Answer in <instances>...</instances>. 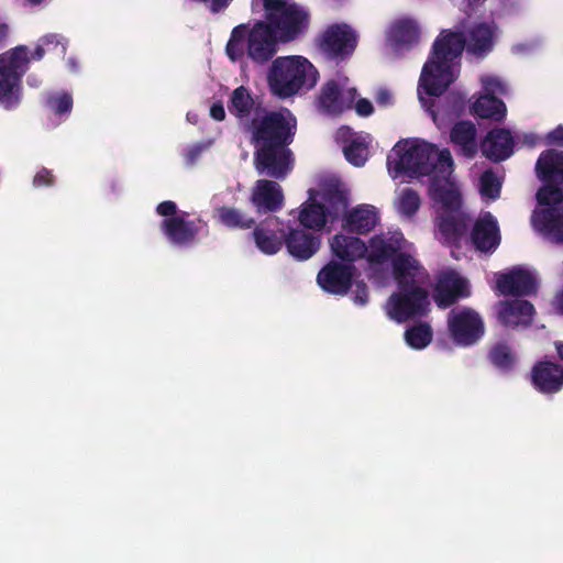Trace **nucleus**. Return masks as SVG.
I'll list each match as a JSON object with an SVG mask.
<instances>
[{"instance_id":"obj_1","label":"nucleus","mask_w":563,"mask_h":563,"mask_svg":"<svg viewBox=\"0 0 563 563\" xmlns=\"http://www.w3.org/2000/svg\"><path fill=\"white\" fill-rule=\"evenodd\" d=\"M393 178L429 176V194L440 205L437 236L448 245H457L466 232L468 219L461 210V192L453 177V158L449 150L420 139L399 141L387 156Z\"/></svg>"},{"instance_id":"obj_2","label":"nucleus","mask_w":563,"mask_h":563,"mask_svg":"<svg viewBox=\"0 0 563 563\" xmlns=\"http://www.w3.org/2000/svg\"><path fill=\"white\" fill-rule=\"evenodd\" d=\"M367 262L382 265L390 262L398 285L385 303L389 319L401 323L427 314L430 307L429 274L417 258L412 243L399 230H388L371 238Z\"/></svg>"},{"instance_id":"obj_3","label":"nucleus","mask_w":563,"mask_h":563,"mask_svg":"<svg viewBox=\"0 0 563 563\" xmlns=\"http://www.w3.org/2000/svg\"><path fill=\"white\" fill-rule=\"evenodd\" d=\"M228 110L252 133L257 172L276 179L285 178L292 168L291 152L287 148L297 124L292 113L288 109L266 111L244 86L232 91Z\"/></svg>"},{"instance_id":"obj_4","label":"nucleus","mask_w":563,"mask_h":563,"mask_svg":"<svg viewBox=\"0 0 563 563\" xmlns=\"http://www.w3.org/2000/svg\"><path fill=\"white\" fill-rule=\"evenodd\" d=\"M494 47L493 37H437L432 53L424 64L418 84V98L430 113L433 122L441 128L433 102L427 97H439L457 78L460 57L464 52L470 59L486 56Z\"/></svg>"},{"instance_id":"obj_5","label":"nucleus","mask_w":563,"mask_h":563,"mask_svg":"<svg viewBox=\"0 0 563 563\" xmlns=\"http://www.w3.org/2000/svg\"><path fill=\"white\" fill-rule=\"evenodd\" d=\"M536 173L544 185L537 192L538 207L531 223L547 240L563 244V151H544L536 164Z\"/></svg>"},{"instance_id":"obj_6","label":"nucleus","mask_w":563,"mask_h":563,"mask_svg":"<svg viewBox=\"0 0 563 563\" xmlns=\"http://www.w3.org/2000/svg\"><path fill=\"white\" fill-rule=\"evenodd\" d=\"M264 21L247 32L245 25L235 26L231 35H303L310 25L309 11L292 0H263Z\"/></svg>"},{"instance_id":"obj_7","label":"nucleus","mask_w":563,"mask_h":563,"mask_svg":"<svg viewBox=\"0 0 563 563\" xmlns=\"http://www.w3.org/2000/svg\"><path fill=\"white\" fill-rule=\"evenodd\" d=\"M319 80V71L303 56L277 57L271 65L267 81L272 93L280 99L305 95Z\"/></svg>"},{"instance_id":"obj_8","label":"nucleus","mask_w":563,"mask_h":563,"mask_svg":"<svg viewBox=\"0 0 563 563\" xmlns=\"http://www.w3.org/2000/svg\"><path fill=\"white\" fill-rule=\"evenodd\" d=\"M44 49L36 46L33 53L24 46H16L0 55V106L10 110L21 101V78L31 60H40Z\"/></svg>"},{"instance_id":"obj_9","label":"nucleus","mask_w":563,"mask_h":563,"mask_svg":"<svg viewBox=\"0 0 563 563\" xmlns=\"http://www.w3.org/2000/svg\"><path fill=\"white\" fill-rule=\"evenodd\" d=\"M319 199L316 201L310 192L311 202L303 205L299 221L305 228L320 231L328 221H334L343 214L347 207L346 192L338 184L324 187Z\"/></svg>"},{"instance_id":"obj_10","label":"nucleus","mask_w":563,"mask_h":563,"mask_svg":"<svg viewBox=\"0 0 563 563\" xmlns=\"http://www.w3.org/2000/svg\"><path fill=\"white\" fill-rule=\"evenodd\" d=\"M159 216L165 217L162 222V230L166 239L176 246H187L191 244L197 233L206 227V223L199 221L195 223L185 219V213L176 212L177 207L173 201H164L156 208Z\"/></svg>"},{"instance_id":"obj_11","label":"nucleus","mask_w":563,"mask_h":563,"mask_svg":"<svg viewBox=\"0 0 563 563\" xmlns=\"http://www.w3.org/2000/svg\"><path fill=\"white\" fill-rule=\"evenodd\" d=\"M278 38L287 42L291 37H230L227 54L231 60L236 62L246 53L254 63L264 64L277 53Z\"/></svg>"},{"instance_id":"obj_12","label":"nucleus","mask_w":563,"mask_h":563,"mask_svg":"<svg viewBox=\"0 0 563 563\" xmlns=\"http://www.w3.org/2000/svg\"><path fill=\"white\" fill-rule=\"evenodd\" d=\"M356 98L355 88L350 86L349 78L338 76L329 80L321 89L317 107L321 113L335 115L350 109Z\"/></svg>"},{"instance_id":"obj_13","label":"nucleus","mask_w":563,"mask_h":563,"mask_svg":"<svg viewBox=\"0 0 563 563\" xmlns=\"http://www.w3.org/2000/svg\"><path fill=\"white\" fill-rule=\"evenodd\" d=\"M450 333L456 344H474L484 333V324L474 310L465 307L454 308L448 318Z\"/></svg>"},{"instance_id":"obj_14","label":"nucleus","mask_w":563,"mask_h":563,"mask_svg":"<svg viewBox=\"0 0 563 563\" xmlns=\"http://www.w3.org/2000/svg\"><path fill=\"white\" fill-rule=\"evenodd\" d=\"M538 285L536 272L523 266H516L496 275V287L506 296H532L537 292Z\"/></svg>"},{"instance_id":"obj_15","label":"nucleus","mask_w":563,"mask_h":563,"mask_svg":"<svg viewBox=\"0 0 563 563\" xmlns=\"http://www.w3.org/2000/svg\"><path fill=\"white\" fill-rule=\"evenodd\" d=\"M354 271V265L342 264L332 260L319 272L317 282L324 291L342 296L352 286Z\"/></svg>"},{"instance_id":"obj_16","label":"nucleus","mask_w":563,"mask_h":563,"mask_svg":"<svg viewBox=\"0 0 563 563\" xmlns=\"http://www.w3.org/2000/svg\"><path fill=\"white\" fill-rule=\"evenodd\" d=\"M470 295L468 283L455 271L439 274L434 288V301L441 308L451 306L457 298Z\"/></svg>"},{"instance_id":"obj_17","label":"nucleus","mask_w":563,"mask_h":563,"mask_svg":"<svg viewBox=\"0 0 563 563\" xmlns=\"http://www.w3.org/2000/svg\"><path fill=\"white\" fill-rule=\"evenodd\" d=\"M471 240L476 250L493 253L500 243L497 219L488 211H483L476 219L471 232Z\"/></svg>"},{"instance_id":"obj_18","label":"nucleus","mask_w":563,"mask_h":563,"mask_svg":"<svg viewBox=\"0 0 563 563\" xmlns=\"http://www.w3.org/2000/svg\"><path fill=\"white\" fill-rule=\"evenodd\" d=\"M533 314L534 307L523 299L504 300L497 306L499 322L511 329L527 328L530 325Z\"/></svg>"},{"instance_id":"obj_19","label":"nucleus","mask_w":563,"mask_h":563,"mask_svg":"<svg viewBox=\"0 0 563 563\" xmlns=\"http://www.w3.org/2000/svg\"><path fill=\"white\" fill-rule=\"evenodd\" d=\"M251 201L258 213L276 212L284 206V194L276 181L260 179L256 181Z\"/></svg>"},{"instance_id":"obj_20","label":"nucleus","mask_w":563,"mask_h":563,"mask_svg":"<svg viewBox=\"0 0 563 563\" xmlns=\"http://www.w3.org/2000/svg\"><path fill=\"white\" fill-rule=\"evenodd\" d=\"M258 250L266 255L276 254L285 242V234L280 229V222L276 217H269L252 233Z\"/></svg>"},{"instance_id":"obj_21","label":"nucleus","mask_w":563,"mask_h":563,"mask_svg":"<svg viewBox=\"0 0 563 563\" xmlns=\"http://www.w3.org/2000/svg\"><path fill=\"white\" fill-rule=\"evenodd\" d=\"M515 137L509 130L494 129L481 143V151L484 156L494 162H501L514 153Z\"/></svg>"},{"instance_id":"obj_22","label":"nucleus","mask_w":563,"mask_h":563,"mask_svg":"<svg viewBox=\"0 0 563 563\" xmlns=\"http://www.w3.org/2000/svg\"><path fill=\"white\" fill-rule=\"evenodd\" d=\"M336 140L343 143L345 158L354 166H363L368 157L367 134H356L349 126H341L336 131Z\"/></svg>"},{"instance_id":"obj_23","label":"nucleus","mask_w":563,"mask_h":563,"mask_svg":"<svg viewBox=\"0 0 563 563\" xmlns=\"http://www.w3.org/2000/svg\"><path fill=\"white\" fill-rule=\"evenodd\" d=\"M531 379L534 388L540 393H558L563 387V366L553 362L541 361L533 366Z\"/></svg>"},{"instance_id":"obj_24","label":"nucleus","mask_w":563,"mask_h":563,"mask_svg":"<svg viewBox=\"0 0 563 563\" xmlns=\"http://www.w3.org/2000/svg\"><path fill=\"white\" fill-rule=\"evenodd\" d=\"M332 256L341 261L342 264H351L360 258L368 256V245L360 238L346 234H335L330 240Z\"/></svg>"},{"instance_id":"obj_25","label":"nucleus","mask_w":563,"mask_h":563,"mask_svg":"<svg viewBox=\"0 0 563 563\" xmlns=\"http://www.w3.org/2000/svg\"><path fill=\"white\" fill-rule=\"evenodd\" d=\"M285 245L292 257L305 261L320 249L321 238L302 229H294L286 234Z\"/></svg>"},{"instance_id":"obj_26","label":"nucleus","mask_w":563,"mask_h":563,"mask_svg":"<svg viewBox=\"0 0 563 563\" xmlns=\"http://www.w3.org/2000/svg\"><path fill=\"white\" fill-rule=\"evenodd\" d=\"M343 213V227L351 232L365 234L379 223L378 209L372 205H358Z\"/></svg>"},{"instance_id":"obj_27","label":"nucleus","mask_w":563,"mask_h":563,"mask_svg":"<svg viewBox=\"0 0 563 563\" xmlns=\"http://www.w3.org/2000/svg\"><path fill=\"white\" fill-rule=\"evenodd\" d=\"M477 130L473 122H457L451 130V141L457 152L466 157H473L478 150Z\"/></svg>"},{"instance_id":"obj_28","label":"nucleus","mask_w":563,"mask_h":563,"mask_svg":"<svg viewBox=\"0 0 563 563\" xmlns=\"http://www.w3.org/2000/svg\"><path fill=\"white\" fill-rule=\"evenodd\" d=\"M317 47L325 58L339 62L352 55L356 37H319Z\"/></svg>"},{"instance_id":"obj_29","label":"nucleus","mask_w":563,"mask_h":563,"mask_svg":"<svg viewBox=\"0 0 563 563\" xmlns=\"http://www.w3.org/2000/svg\"><path fill=\"white\" fill-rule=\"evenodd\" d=\"M419 46V37H386L382 46L383 57L395 62L408 57Z\"/></svg>"},{"instance_id":"obj_30","label":"nucleus","mask_w":563,"mask_h":563,"mask_svg":"<svg viewBox=\"0 0 563 563\" xmlns=\"http://www.w3.org/2000/svg\"><path fill=\"white\" fill-rule=\"evenodd\" d=\"M473 112L481 118L500 121L506 115L505 103L496 97L482 93L473 103Z\"/></svg>"},{"instance_id":"obj_31","label":"nucleus","mask_w":563,"mask_h":563,"mask_svg":"<svg viewBox=\"0 0 563 563\" xmlns=\"http://www.w3.org/2000/svg\"><path fill=\"white\" fill-rule=\"evenodd\" d=\"M217 213L220 223L231 229L246 230L255 223L253 218L234 208L220 207L217 209Z\"/></svg>"},{"instance_id":"obj_32","label":"nucleus","mask_w":563,"mask_h":563,"mask_svg":"<svg viewBox=\"0 0 563 563\" xmlns=\"http://www.w3.org/2000/svg\"><path fill=\"white\" fill-rule=\"evenodd\" d=\"M405 340L410 347L422 350L430 344L432 340V330L427 323L412 325L406 330Z\"/></svg>"},{"instance_id":"obj_33","label":"nucleus","mask_w":563,"mask_h":563,"mask_svg":"<svg viewBox=\"0 0 563 563\" xmlns=\"http://www.w3.org/2000/svg\"><path fill=\"white\" fill-rule=\"evenodd\" d=\"M489 360L494 366L504 372L512 369L516 364L515 353L504 343H498L490 350Z\"/></svg>"},{"instance_id":"obj_34","label":"nucleus","mask_w":563,"mask_h":563,"mask_svg":"<svg viewBox=\"0 0 563 563\" xmlns=\"http://www.w3.org/2000/svg\"><path fill=\"white\" fill-rule=\"evenodd\" d=\"M395 206L402 217L411 218L420 207V197L412 189L405 188L399 192Z\"/></svg>"},{"instance_id":"obj_35","label":"nucleus","mask_w":563,"mask_h":563,"mask_svg":"<svg viewBox=\"0 0 563 563\" xmlns=\"http://www.w3.org/2000/svg\"><path fill=\"white\" fill-rule=\"evenodd\" d=\"M478 188L483 199L496 200L500 195L501 179L493 170H485L479 177Z\"/></svg>"},{"instance_id":"obj_36","label":"nucleus","mask_w":563,"mask_h":563,"mask_svg":"<svg viewBox=\"0 0 563 563\" xmlns=\"http://www.w3.org/2000/svg\"><path fill=\"white\" fill-rule=\"evenodd\" d=\"M422 29L418 20L411 16H401L390 23L387 35H420Z\"/></svg>"},{"instance_id":"obj_37","label":"nucleus","mask_w":563,"mask_h":563,"mask_svg":"<svg viewBox=\"0 0 563 563\" xmlns=\"http://www.w3.org/2000/svg\"><path fill=\"white\" fill-rule=\"evenodd\" d=\"M46 104L55 114L68 115L73 108V98L68 92H56L47 97Z\"/></svg>"},{"instance_id":"obj_38","label":"nucleus","mask_w":563,"mask_h":563,"mask_svg":"<svg viewBox=\"0 0 563 563\" xmlns=\"http://www.w3.org/2000/svg\"><path fill=\"white\" fill-rule=\"evenodd\" d=\"M481 84L484 95L495 97V95L505 96L508 92L507 84L497 76L484 75L481 77Z\"/></svg>"},{"instance_id":"obj_39","label":"nucleus","mask_w":563,"mask_h":563,"mask_svg":"<svg viewBox=\"0 0 563 563\" xmlns=\"http://www.w3.org/2000/svg\"><path fill=\"white\" fill-rule=\"evenodd\" d=\"M484 1L485 0H464V12L467 15V19L462 21V26L456 30H441L439 35H465V31L468 29L467 20L471 18L472 13L484 3Z\"/></svg>"},{"instance_id":"obj_40","label":"nucleus","mask_w":563,"mask_h":563,"mask_svg":"<svg viewBox=\"0 0 563 563\" xmlns=\"http://www.w3.org/2000/svg\"><path fill=\"white\" fill-rule=\"evenodd\" d=\"M210 142L208 143H197L190 147H187L184 150V157L186 161V164L188 166H192L196 164L202 152H205L209 146Z\"/></svg>"},{"instance_id":"obj_41","label":"nucleus","mask_w":563,"mask_h":563,"mask_svg":"<svg viewBox=\"0 0 563 563\" xmlns=\"http://www.w3.org/2000/svg\"><path fill=\"white\" fill-rule=\"evenodd\" d=\"M498 31V26L494 20L484 21L475 24L470 29L468 35H496Z\"/></svg>"},{"instance_id":"obj_42","label":"nucleus","mask_w":563,"mask_h":563,"mask_svg":"<svg viewBox=\"0 0 563 563\" xmlns=\"http://www.w3.org/2000/svg\"><path fill=\"white\" fill-rule=\"evenodd\" d=\"M352 300L357 306H365L368 302L367 286L363 282H356L354 284Z\"/></svg>"},{"instance_id":"obj_43","label":"nucleus","mask_w":563,"mask_h":563,"mask_svg":"<svg viewBox=\"0 0 563 563\" xmlns=\"http://www.w3.org/2000/svg\"><path fill=\"white\" fill-rule=\"evenodd\" d=\"M321 35H356V31L347 23H333Z\"/></svg>"},{"instance_id":"obj_44","label":"nucleus","mask_w":563,"mask_h":563,"mask_svg":"<svg viewBox=\"0 0 563 563\" xmlns=\"http://www.w3.org/2000/svg\"><path fill=\"white\" fill-rule=\"evenodd\" d=\"M545 143L548 145L563 146V125H558L554 130L545 135Z\"/></svg>"},{"instance_id":"obj_45","label":"nucleus","mask_w":563,"mask_h":563,"mask_svg":"<svg viewBox=\"0 0 563 563\" xmlns=\"http://www.w3.org/2000/svg\"><path fill=\"white\" fill-rule=\"evenodd\" d=\"M539 46L537 41H527L512 46L511 51L516 55H527L533 52Z\"/></svg>"},{"instance_id":"obj_46","label":"nucleus","mask_w":563,"mask_h":563,"mask_svg":"<svg viewBox=\"0 0 563 563\" xmlns=\"http://www.w3.org/2000/svg\"><path fill=\"white\" fill-rule=\"evenodd\" d=\"M53 183V175L48 169L42 168L36 173L33 179L35 187L48 186Z\"/></svg>"},{"instance_id":"obj_47","label":"nucleus","mask_w":563,"mask_h":563,"mask_svg":"<svg viewBox=\"0 0 563 563\" xmlns=\"http://www.w3.org/2000/svg\"><path fill=\"white\" fill-rule=\"evenodd\" d=\"M356 112L362 117H367L373 112L372 103L366 99H361L355 104Z\"/></svg>"},{"instance_id":"obj_48","label":"nucleus","mask_w":563,"mask_h":563,"mask_svg":"<svg viewBox=\"0 0 563 563\" xmlns=\"http://www.w3.org/2000/svg\"><path fill=\"white\" fill-rule=\"evenodd\" d=\"M210 115L217 120L222 121L225 118V110L221 102H216L210 108Z\"/></svg>"},{"instance_id":"obj_49","label":"nucleus","mask_w":563,"mask_h":563,"mask_svg":"<svg viewBox=\"0 0 563 563\" xmlns=\"http://www.w3.org/2000/svg\"><path fill=\"white\" fill-rule=\"evenodd\" d=\"M391 98H393V96H391L390 91L387 89H380V90H378V92L376 95V101L380 106L390 104Z\"/></svg>"},{"instance_id":"obj_50","label":"nucleus","mask_w":563,"mask_h":563,"mask_svg":"<svg viewBox=\"0 0 563 563\" xmlns=\"http://www.w3.org/2000/svg\"><path fill=\"white\" fill-rule=\"evenodd\" d=\"M29 86L36 88L41 85V78L34 74L30 75L26 79Z\"/></svg>"},{"instance_id":"obj_51","label":"nucleus","mask_w":563,"mask_h":563,"mask_svg":"<svg viewBox=\"0 0 563 563\" xmlns=\"http://www.w3.org/2000/svg\"><path fill=\"white\" fill-rule=\"evenodd\" d=\"M555 308L560 313L563 314V291L560 292L555 298Z\"/></svg>"},{"instance_id":"obj_52","label":"nucleus","mask_w":563,"mask_h":563,"mask_svg":"<svg viewBox=\"0 0 563 563\" xmlns=\"http://www.w3.org/2000/svg\"><path fill=\"white\" fill-rule=\"evenodd\" d=\"M67 65H68L70 71H73V73H76L78 70V68H79L78 64H77V62H76V59L74 57H69L67 59Z\"/></svg>"},{"instance_id":"obj_53","label":"nucleus","mask_w":563,"mask_h":563,"mask_svg":"<svg viewBox=\"0 0 563 563\" xmlns=\"http://www.w3.org/2000/svg\"><path fill=\"white\" fill-rule=\"evenodd\" d=\"M10 27L7 23L0 22V35H8Z\"/></svg>"},{"instance_id":"obj_54","label":"nucleus","mask_w":563,"mask_h":563,"mask_svg":"<svg viewBox=\"0 0 563 563\" xmlns=\"http://www.w3.org/2000/svg\"><path fill=\"white\" fill-rule=\"evenodd\" d=\"M555 349L561 360H563V342H555Z\"/></svg>"},{"instance_id":"obj_55","label":"nucleus","mask_w":563,"mask_h":563,"mask_svg":"<svg viewBox=\"0 0 563 563\" xmlns=\"http://www.w3.org/2000/svg\"><path fill=\"white\" fill-rule=\"evenodd\" d=\"M187 120L190 122V123H197L198 121V117L196 113H192V112H188L187 113Z\"/></svg>"},{"instance_id":"obj_56","label":"nucleus","mask_w":563,"mask_h":563,"mask_svg":"<svg viewBox=\"0 0 563 563\" xmlns=\"http://www.w3.org/2000/svg\"><path fill=\"white\" fill-rule=\"evenodd\" d=\"M32 5H38L41 4L44 0H27Z\"/></svg>"},{"instance_id":"obj_57","label":"nucleus","mask_w":563,"mask_h":563,"mask_svg":"<svg viewBox=\"0 0 563 563\" xmlns=\"http://www.w3.org/2000/svg\"><path fill=\"white\" fill-rule=\"evenodd\" d=\"M3 47V37H0V48Z\"/></svg>"}]
</instances>
